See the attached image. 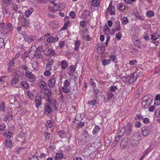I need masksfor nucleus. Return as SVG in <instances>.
Listing matches in <instances>:
<instances>
[{"label":"nucleus","instance_id":"obj_64","mask_svg":"<svg viewBox=\"0 0 160 160\" xmlns=\"http://www.w3.org/2000/svg\"><path fill=\"white\" fill-rule=\"evenodd\" d=\"M155 112L158 115V117L160 118V107L156 110Z\"/></svg>","mask_w":160,"mask_h":160},{"label":"nucleus","instance_id":"obj_30","mask_svg":"<svg viewBox=\"0 0 160 160\" xmlns=\"http://www.w3.org/2000/svg\"><path fill=\"white\" fill-rule=\"evenodd\" d=\"M9 101L11 103L18 102V100L14 96H11L9 98Z\"/></svg>","mask_w":160,"mask_h":160},{"label":"nucleus","instance_id":"obj_14","mask_svg":"<svg viewBox=\"0 0 160 160\" xmlns=\"http://www.w3.org/2000/svg\"><path fill=\"white\" fill-rule=\"evenodd\" d=\"M8 112H10V113L8 115H6L4 118V120L6 121H7V120H11L12 119V116L11 109L10 108H9L8 109Z\"/></svg>","mask_w":160,"mask_h":160},{"label":"nucleus","instance_id":"obj_55","mask_svg":"<svg viewBox=\"0 0 160 160\" xmlns=\"http://www.w3.org/2000/svg\"><path fill=\"white\" fill-rule=\"evenodd\" d=\"M5 104L3 102H2L0 106V110L2 111H5Z\"/></svg>","mask_w":160,"mask_h":160},{"label":"nucleus","instance_id":"obj_62","mask_svg":"<svg viewBox=\"0 0 160 160\" xmlns=\"http://www.w3.org/2000/svg\"><path fill=\"white\" fill-rule=\"evenodd\" d=\"M150 119L148 118H145L143 119V122L145 124H147L150 122Z\"/></svg>","mask_w":160,"mask_h":160},{"label":"nucleus","instance_id":"obj_17","mask_svg":"<svg viewBox=\"0 0 160 160\" xmlns=\"http://www.w3.org/2000/svg\"><path fill=\"white\" fill-rule=\"evenodd\" d=\"M26 77L31 79H33L35 77L34 75L30 71H27L25 73Z\"/></svg>","mask_w":160,"mask_h":160},{"label":"nucleus","instance_id":"obj_19","mask_svg":"<svg viewBox=\"0 0 160 160\" xmlns=\"http://www.w3.org/2000/svg\"><path fill=\"white\" fill-rule=\"evenodd\" d=\"M133 140L138 143L140 142L141 140V136L140 134L137 133L135 134L133 137Z\"/></svg>","mask_w":160,"mask_h":160},{"label":"nucleus","instance_id":"obj_41","mask_svg":"<svg viewBox=\"0 0 160 160\" xmlns=\"http://www.w3.org/2000/svg\"><path fill=\"white\" fill-rule=\"evenodd\" d=\"M108 95V97L107 98L108 100H110L111 99H114V96L113 94L112 93V92H108L107 93Z\"/></svg>","mask_w":160,"mask_h":160},{"label":"nucleus","instance_id":"obj_44","mask_svg":"<svg viewBox=\"0 0 160 160\" xmlns=\"http://www.w3.org/2000/svg\"><path fill=\"white\" fill-rule=\"evenodd\" d=\"M118 10H124L125 9V6L123 4L120 3L118 6Z\"/></svg>","mask_w":160,"mask_h":160},{"label":"nucleus","instance_id":"obj_60","mask_svg":"<svg viewBox=\"0 0 160 160\" xmlns=\"http://www.w3.org/2000/svg\"><path fill=\"white\" fill-rule=\"evenodd\" d=\"M21 78V77L19 75L18 73H16L13 77V78L16 79V80H18L19 81L20 78Z\"/></svg>","mask_w":160,"mask_h":160},{"label":"nucleus","instance_id":"obj_47","mask_svg":"<svg viewBox=\"0 0 160 160\" xmlns=\"http://www.w3.org/2000/svg\"><path fill=\"white\" fill-rule=\"evenodd\" d=\"M142 123L139 121H136L135 123V126L137 128H139L141 127Z\"/></svg>","mask_w":160,"mask_h":160},{"label":"nucleus","instance_id":"obj_34","mask_svg":"<svg viewBox=\"0 0 160 160\" xmlns=\"http://www.w3.org/2000/svg\"><path fill=\"white\" fill-rule=\"evenodd\" d=\"M102 64L104 66H105L108 65L110 63V60L109 59H105L103 60H102Z\"/></svg>","mask_w":160,"mask_h":160},{"label":"nucleus","instance_id":"obj_46","mask_svg":"<svg viewBox=\"0 0 160 160\" xmlns=\"http://www.w3.org/2000/svg\"><path fill=\"white\" fill-rule=\"evenodd\" d=\"M32 11H26L24 12L25 16L26 17H29L32 13Z\"/></svg>","mask_w":160,"mask_h":160},{"label":"nucleus","instance_id":"obj_42","mask_svg":"<svg viewBox=\"0 0 160 160\" xmlns=\"http://www.w3.org/2000/svg\"><path fill=\"white\" fill-rule=\"evenodd\" d=\"M97 103V100L93 99L88 102V104L92 106L95 105Z\"/></svg>","mask_w":160,"mask_h":160},{"label":"nucleus","instance_id":"obj_49","mask_svg":"<svg viewBox=\"0 0 160 160\" xmlns=\"http://www.w3.org/2000/svg\"><path fill=\"white\" fill-rule=\"evenodd\" d=\"M151 151V149L149 148L143 152V156L145 157L147 153L150 152Z\"/></svg>","mask_w":160,"mask_h":160},{"label":"nucleus","instance_id":"obj_53","mask_svg":"<svg viewBox=\"0 0 160 160\" xmlns=\"http://www.w3.org/2000/svg\"><path fill=\"white\" fill-rule=\"evenodd\" d=\"M2 2L5 4L6 6H8L9 5L10 2L12 1V0H2Z\"/></svg>","mask_w":160,"mask_h":160},{"label":"nucleus","instance_id":"obj_5","mask_svg":"<svg viewBox=\"0 0 160 160\" xmlns=\"http://www.w3.org/2000/svg\"><path fill=\"white\" fill-rule=\"evenodd\" d=\"M58 77V76L55 74H54L51 76L48 82V85L50 88L53 87L55 84L56 79Z\"/></svg>","mask_w":160,"mask_h":160},{"label":"nucleus","instance_id":"obj_51","mask_svg":"<svg viewBox=\"0 0 160 160\" xmlns=\"http://www.w3.org/2000/svg\"><path fill=\"white\" fill-rule=\"evenodd\" d=\"M51 74V72H50V71L48 70H46V71H45L44 72V75L45 77H49V76H50Z\"/></svg>","mask_w":160,"mask_h":160},{"label":"nucleus","instance_id":"obj_31","mask_svg":"<svg viewBox=\"0 0 160 160\" xmlns=\"http://www.w3.org/2000/svg\"><path fill=\"white\" fill-rule=\"evenodd\" d=\"M109 58H110V61H112L115 63H117L118 62L117 60H116V57L113 55H110L109 56Z\"/></svg>","mask_w":160,"mask_h":160},{"label":"nucleus","instance_id":"obj_35","mask_svg":"<svg viewBox=\"0 0 160 160\" xmlns=\"http://www.w3.org/2000/svg\"><path fill=\"white\" fill-rule=\"evenodd\" d=\"M21 85L26 89H28L29 87L28 84L26 82H22L21 83Z\"/></svg>","mask_w":160,"mask_h":160},{"label":"nucleus","instance_id":"obj_32","mask_svg":"<svg viewBox=\"0 0 160 160\" xmlns=\"http://www.w3.org/2000/svg\"><path fill=\"white\" fill-rule=\"evenodd\" d=\"M13 27L12 24L11 23H8L5 27V29L8 31H11L13 29Z\"/></svg>","mask_w":160,"mask_h":160},{"label":"nucleus","instance_id":"obj_26","mask_svg":"<svg viewBox=\"0 0 160 160\" xmlns=\"http://www.w3.org/2000/svg\"><path fill=\"white\" fill-rule=\"evenodd\" d=\"M5 146L7 148L10 147L12 145V142L10 139H8L6 140L5 141Z\"/></svg>","mask_w":160,"mask_h":160},{"label":"nucleus","instance_id":"obj_25","mask_svg":"<svg viewBox=\"0 0 160 160\" xmlns=\"http://www.w3.org/2000/svg\"><path fill=\"white\" fill-rule=\"evenodd\" d=\"M104 32L106 34H109L110 33L111 31L110 29L108 27L107 25H105L103 27Z\"/></svg>","mask_w":160,"mask_h":160},{"label":"nucleus","instance_id":"obj_22","mask_svg":"<svg viewBox=\"0 0 160 160\" xmlns=\"http://www.w3.org/2000/svg\"><path fill=\"white\" fill-rule=\"evenodd\" d=\"M75 70V69L74 66L72 65H71L69 67V69L68 70L69 71H68L69 75L71 76H73L74 74Z\"/></svg>","mask_w":160,"mask_h":160},{"label":"nucleus","instance_id":"obj_56","mask_svg":"<svg viewBox=\"0 0 160 160\" xmlns=\"http://www.w3.org/2000/svg\"><path fill=\"white\" fill-rule=\"evenodd\" d=\"M50 133L48 132H46L44 134V136L46 139H48L50 138Z\"/></svg>","mask_w":160,"mask_h":160},{"label":"nucleus","instance_id":"obj_37","mask_svg":"<svg viewBox=\"0 0 160 160\" xmlns=\"http://www.w3.org/2000/svg\"><path fill=\"white\" fill-rule=\"evenodd\" d=\"M70 88L68 87H62V89L64 92L66 93H69L70 91Z\"/></svg>","mask_w":160,"mask_h":160},{"label":"nucleus","instance_id":"obj_36","mask_svg":"<svg viewBox=\"0 0 160 160\" xmlns=\"http://www.w3.org/2000/svg\"><path fill=\"white\" fill-rule=\"evenodd\" d=\"M27 95L28 96L29 98L31 100L33 99L34 98V94L31 92L30 91H28L27 92Z\"/></svg>","mask_w":160,"mask_h":160},{"label":"nucleus","instance_id":"obj_12","mask_svg":"<svg viewBox=\"0 0 160 160\" xmlns=\"http://www.w3.org/2000/svg\"><path fill=\"white\" fill-rule=\"evenodd\" d=\"M58 38L57 37H51L47 39L46 41L49 43H55L58 41Z\"/></svg>","mask_w":160,"mask_h":160},{"label":"nucleus","instance_id":"obj_57","mask_svg":"<svg viewBox=\"0 0 160 160\" xmlns=\"http://www.w3.org/2000/svg\"><path fill=\"white\" fill-rule=\"evenodd\" d=\"M65 45V42L63 41H61L59 42V46L60 48H63Z\"/></svg>","mask_w":160,"mask_h":160},{"label":"nucleus","instance_id":"obj_52","mask_svg":"<svg viewBox=\"0 0 160 160\" xmlns=\"http://www.w3.org/2000/svg\"><path fill=\"white\" fill-rule=\"evenodd\" d=\"M99 128L98 126H96L93 129L92 131V133L93 134H95L99 130Z\"/></svg>","mask_w":160,"mask_h":160},{"label":"nucleus","instance_id":"obj_20","mask_svg":"<svg viewBox=\"0 0 160 160\" xmlns=\"http://www.w3.org/2000/svg\"><path fill=\"white\" fill-rule=\"evenodd\" d=\"M68 63L66 60H62L61 63V68L62 69L64 70L66 68L68 65Z\"/></svg>","mask_w":160,"mask_h":160},{"label":"nucleus","instance_id":"obj_54","mask_svg":"<svg viewBox=\"0 0 160 160\" xmlns=\"http://www.w3.org/2000/svg\"><path fill=\"white\" fill-rule=\"evenodd\" d=\"M53 125V122L51 121H48L46 123V126L47 128L51 127Z\"/></svg>","mask_w":160,"mask_h":160},{"label":"nucleus","instance_id":"obj_43","mask_svg":"<svg viewBox=\"0 0 160 160\" xmlns=\"http://www.w3.org/2000/svg\"><path fill=\"white\" fill-rule=\"evenodd\" d=\"M134 15L135 17L140 19L142 20L144 19L143 17L141 16L138 12H135L134 13Z\"/></svg>","mask_w":160,"mask_h":160},{"label":"nucleus","instance_id":"obj_15","mask_svg":"<svg viewBox=\"0 0 160 160\" xmlns=\"http://www.w3.org/2000/svg\"><path fill=\"white\" fill-rule=\"evenodd\" d=\"M132 39L135 45H136L137 47H139L140 41L138 37L136 35H133L132 37Z\"/></svg>","mask_w":160,"mask_h":160},{"label":"nucleus","instance_id":"obj_50","mask_svg":"<svg viewBox=\"0 0 160 160\" xmlns=\"http://www.w3.org/2000/svg\"><path fill=\"white\" fill-rule=\"evenodd\" d=\"M46 87V84L43 81L41 82L40 88L42 89H44Z\"/></svg>","mask_w":160,"mask_h":160},{"label":"nucleus","instance_id":"obj_11","mask_svg":"<svg viewBox=\"0 0 160 160\" xmlns=\"http://www.w3.org/2000/svg\"><path fill=\"white\" fill-rule=\"evenodd\" d=\"M42 98L39 96H37L35 98V105L37 108H39L41 104Z\"/></svg>","mask_w":160,"mask_h":160},{"label":"nucleus","instance_id":"obj_4","mask_svg":"<svg viewBox=\"0 0 160 160\" xmlns=\"http://www.w3.org/2000/svg\"><path fill=\"white\" fill-rule=\"evenodd\" d=\"M18 20L19 22L22 27L27 28L30 25V20L28 19L23 17L22 18H19Z\"/></svg>","mask_w":160,"mask_h":160},{"label":"nucleus","instance_id":"obj_48","mask_svg":"<svg viewBox=\"0 0 160 160\" xmlns=\"http://www.w3.org/2000/svg\"><path fill=\"white\" fill-rule=\"evenodd\" d=\"M70 84L69 81L67 80H66L63 82V86L62 87H68Z\"/></svg>","mask_w":160,"mask_h":160},{"label":"nucleus","instance_id":"obj_29","mask_svg":"<svg viewBox=\"0 0 160 160\" xmlns=\"http://www.w3.org/2000/svg\"><path fill=\"white\" fill-rule=\"evenodd\" d=\"M32 66L34 70H37L38 68V63L36 61H33L32 63Z\"/></svg>","mask_w":160,"mask_h":160},{"label":"nucleus","instance_id":"obj_33","mask_svg":"<svg viewBox=\"0 0 160 160\" xmlns=\"http://www.w3.org/2000/svg\"><path fill=\"white\" fill-rule=\"evenodd\" d=\"M122 21V24L126 25L127 24L128 22V20L126 17H124L121 19Z\"/></svg>","mask_w":160,"mask_h":160},{"label":"nucleus","instance_id":"obj_16","mask_svg":"<svg viewBox=\"0 0 160 160\" xmlns=\"http://www.w3.org/2000/svg\"><path fill=\"white\" fill-rule=\"evenodd\" d=\"M100 0H92L91 2V5L92 8L93 7H98L100 4Z\"/></svg>","mask_w":160,"mask_h":160},{"label":"nucleus","instance_id":"obj_28","mask_svg":"<svg viewBox=\"0 0 160 160\" xmlns=\"http://www.w3.org/2000/svg\"><path fill=\"white\" fill-rule=\"evenodd\" d=\"M117 89V87L116 86L113 85L110 86L109 90L110 92H115Z\"/></svg>","mask_w":160,"mask_h":160},{"label":"nucleus","instance_id":"obj_9","mask_svg":"<svg viewBox=\"0 0 160 160\" xmlns=\"http://www.w3.org/2000/svg\"><path fill=\"white\" fill-rule=\"evenodd\" d=\"M113 27L114 28L112 30L113 32V34H114L115 32L119 31L121 29V28L119 22H115Z\"/></svg>","mask_w":160,"mask_h":160},{"label":"nucleus","instance_id":"obj_21","mask_svg":"<svg viewBox=\"0 0 160 160\" xmlns=\"http://www.w3.org/2000/svg\"><path fill=\"white\" fill-rule=\"evenodd\" d=\"M44 111L46 114H48L52 112V108L49 106L45 105L44 108Z\"/></svg>","mask_w":160,"mask_h":160},{"label":"nucleus","instance_id":"obj_63","mask_svg":"<svg viewBox=\"0 0 160 160\" xmlns=\"http://www.w3.org/2000/svg\"><path fill=\"white\" fill-rule=\"evenodd\" d=\"M15 60V58H12V60L10 61L9 62V65L10 67H12L14 66V60Z\"/></svg>","mask_w":160,"mask_h":160},{"label":"nucleus","instance_id":"obj_2","mask_svg":"<svg viewBox=\"0 0 160 160\" xmlns=\"http://www.w3.org/2000/svg\"><path fill=\"white\" fill-rule=\"evenodd\" d=\"M132 125L130 123H128L126 127H122L119 132L121 134L123 135L125 134L126 136L129 135L131 132Z\"/></svg>","mask_w":160,"mask_h":160},{"label":"nucleus","instance_id":"obj_24","mask_svg":"<svg viewBox=\"0 0 160 160\" xmlns=\"http://www.w3.org/2000/svg\"><path fill=\"white\" fill-rule=\"evenodd\" d=\"M80 42V41L79 40L75 42L74 49L75 51H77L78 50Z\"/></svg>","mask_w":160,"mask_h":160},{"label":"nucleus","instance_id":"obj_6","mask_svg":"<svg viewBox=\"0 0 160 160\" xmlns=\"http://www.w3.org/2000/svg\"><path fill=\"white\" fill-rule=\"evenodd\" d=\"M48 45L47 44H45V47L42 46H40L38 47V48H41L44 51V53L46 55H49L50 54H51L52 55H54L56 54V53L55 51L52 49H49L48 48L45 49L44 47H46V46H47Z\"/></svg>","mask_w":160,"mask_h":160},{"label":"nucleus","instance_id":"obj_40","mask_svg":"<svg viewBox=\"0 0 160 160\" xmlns=\"http://www.w3.org/2000/svg\"><path fill=\"white\" fill-rule=\"evenodd\" d=\"M147 16L149 18H151L154 15V13L153 11H148L147 12Z\"/></svg>","mask_w":160,"mask_h":160},{"label":"nucleus","instance_id":"obj_38","mask_svg":"<svg viewBox=\"0 0 160 160\" xmlns=\"http://www.w3.org/2000/svg\"><path fill=\"white\" fill-rule=\"evenodd\" d=\"M70 23V22L69 21H68V22H65L64 26L62 28H61V30L62 31L63 30H65L67 28L68 26V25H69Z\"/></svg>","mask_w":160,"mask_h":160},{"label":"nucleus","instance_id":"obj_18","mask_svg":"<svg viewBox=\"0 0 160 160\" xmlns=\"http://www.w3.org/2000/svg\"><path fill=\"white\" fill-rule=\"evenodd\" d=\"M49 26L53 29H55L58 27V23L57 21H54L49 23Z\"/></svg>","mask_w":160,"mask_h":160},{"label":"nucleus","instance_id":"obj_8","mask_svg":"<svg viewBox=\"0 0 160 160\" xmlns=\"http://www.w3.org/2000/svg\"><path fill=\"white\" fill-rule=\"evenodd\" d=\"M129 140L127 138L123 139L120 144V146L122 149L126 148L129 143Z\"/></svg>","mask_w":160,"mask_h":160},{"label":"nucleus","instance_id":"obj_3","mask_svg":"<svg viewBox=\"0 0 160 160\" xmlns=\"http://www.w3.org/2000/svg\"><path fill=\"white\" fill-rule=\"evenodd\" d=\"M139 76V74L138 72H135L127 77V81L130 83H134Z\"/></svg>","mask_w":160,"mask_h":160},{"label":"nucleus","instance_id":"obj_1","mask_svg":"<svg viewBox=\"0 0 160 160\" xmlns=\"http://www.w3.org/2000/svg\"><path fill=\"white\" fill-rule=\"evenodd\" d=\"M152 101V96L150 95L145 96L142 100V106L144 108H147Z\"/></svg>","mask_w":160,"mask_h":160},{"label":"nucleus","instance_id":"obj_27","mask_svg":"<svg viewBox=\"0 0 160 160\" xmlns=\"http://www.w3.org/2000/svg\"><path fill=\"white\" fill-rule=\"evenodd\" d=\"M63 156L62 153H57L56 154L55 159L57 160H60L62 158Z\"/></svg>","mask_w":160,"mask_h":160},{"label":"nucleus","instance_id":"obj_39","mask_svg":"<svg viewBox=\"0 0 160 160\" xmlns=\"http://www.w3.org/2000/svg\"><path fill=\"white\" fill-rule=\"evenodd\" d=\"M44 94L48 97L51 96L52 95V92L49 89L46 90L45 91Z\"/></svg>","mask_w":160,"mask_h":160},{"label":"nucleus","instance_id":"obj_59","mask_svg":"<svg viewBox=\"0 0 160 160\" xmlns=\"http://www.w3.org/2000/svg\"><path fill=\"white\" fill-rule=\"evenodd\" d=\"M122 35L121 33L118 32L116 33L115 35V36L116 38L118 40H120L122 37Z\"/></svg>","mask_w":160,"mask_h":160},{"label":"nucleus","instance_id":"obj_58","mask_svg":"<svg viewBox=\"0 0 160 160\" xmlns=\"http://www.w3.org/2000/svg\"><path fill=\"white\" fill-rule=\"evenodd\" d=\"M137 63L136 60H130L129 62V64L131 65H136Z\"/></svg>","mask_w":160,"mask_h":160},{"label":"nucleus","instance_id":"obj_45","mask_svg":"<svg viewBox=\"0 0 160 160\" xmlns=\"http://www.w3.org/2000/svg\"><path fill=\"white\" fill-rule=\"evenodd\" d=\"M135 119L136 120H141L143 119V117L140 114H137L135 117Z\"/></svg>","mask_w":160,"mask_h":160},{"label":"nucleus","instance_id":"obj_7","mask_svg":"<svg viewBox=\"0 0 160 160\" xmlns=\"http://www.w3.org/2000/svg\"><path fill=\"white\" fill-rule=\"evenodd\" d=\"M142 134L145 137L147 136L150 133V128L147 126L143 127L141 128Z\"/></svg>","mask_w":160,"mask_h":160},{"label":"nucleus","instance_id":"obj_13","mask_svg":"<svg viewBox=\"0 0 160 160\" xmlns=\"http://www.w3.org/2000/svg\"><path fill=\"white\" fill-rule=\"evenodd\" d=\"M150 36L152 40H155L160 38V32L158 31L153 34H151Z\"/></svg>","mask_w":160,"mask_h":160},{"label":"nucleus","instance_id":"obj_10","mask_svg":"<svg viewBox=\"0 0 160 160\" xmlns=\"http://www.w3.org/2000/svg\"><path fill=\"white\" fill-rule=\"evenodd\" d=\"M23 38L24 40L28 43H31L35 40V38L32 36H28L27 35H24Z\"/></svg>","mask_w":160,"mask_h":160},{"label":"nucleus","instance_id":"obj_23","mask_svg":"<svg viewBox=\"0 0 160 160\" xmlns=\"http://www.w3.org/2000/svg\"><path fill=\"white\" fill-rule=\"evenodd\" d=\"M58 136L62 138H64L66 137V133L64 131H61L58 133Z\"/></svg>","mask_w":160,"mask_h":160},{"label":"nucleus","instance_id":"obj_61","mask_svg":"<svg viewBox=\"0 0 160 160\" xmlns=\"http://www.w3.org/2000/svg\"><path fill=\"white\" fill-rule=\"evenodd\" d=\"M5 45L4 41L3 38H0V48L2 47Z\"/></svg>","mask_w":160,"mask_h":160}]
</instances>
